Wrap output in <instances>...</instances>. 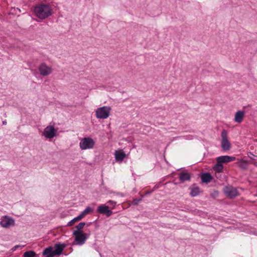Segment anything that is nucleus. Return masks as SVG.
Segmentation results:
<instances>
[{
	"label": "nucleus",
	"instance_id": "5",
	"mask_svg": "<svg viewBox=\"0 0 257 257\" xmlns=\"http://www.w3.org/2000/svg\"><path fill=\"white\" fill-rule=\"evenodd\" d=\"M221 147L224 151H228L231 148V144L228 141L227 133L226 130H223L221 134Z\"/></svg>",
	"mask_w": 257,
	"mask_h": 257
},
{
	"label": "nucleus",
	"instance_id": "10",
	"mask_svg": "<svg viewBox=\"0 0 257 257\" xmlns=\"http://www.w3.org/2000/svg\"><path fill=\"white\" fill-rule=\"evenodd\" d=\"M97 212L100 214H105L107 217L110 216L112 214V211L109 209V207L105 205H99L97 210Z\"/></svg>",
	"mask_w": 257,
	"mask_h": 257
},
{
	"label": "nucleus",
	"instance_id": "25",
	"mask_svg": "<svg viewBox=\"0 0 257 257\" xmlns=\"http://www.w3.org/2000/svg\"><path fill=\"white\" fill-rule=\"evenodd\" d=\"M248 156L252 160H256L255 158H257V156L254 155L253 154H252L250 152H249L248 153Z\"/></svg>",
	"mask_w": 257,
	"mask_h": 257
},
{
	"label": "nucleus",
	"instance_id": "21",
	"mask_svg": "<svg viewBox=\"0 0 257 257\" xmlns=\"http://www.w3.org/2000/svg\"><path fill=\"white\" fill-rule=\"evenodd\" d=\"M24 257H36L37 254L33 250L28 251L24 252Z\"/></svg>",
	"mask_w": 257,
	"mask_h": 257
},
{
	"label": "nucleus",
	"instance_id": "26",
	"mask_svg": "<svg viewBox=\"0 0 257 257\" xmlns=\"http://www.w3.org/2000/svg\"><path fill=\"white\" fill-rule=\"evenodd\" d=\"M107 203L109 204V205H110V206H111L112 208H114L116 205V202L112 200L108 201Z\"/></svg>",
	"mask_w": 257,
	"mask_h": 257
},
{
	"label": "nucleus",
	"instance_id": "3",
	"mask_svg": "<svg viewBox=\"0 0 257 257\" xmlns=\"http://www.w3.org/2000/svg\"><path fill=\"white\" fill-rule=\"evenodd\" d=\"M94 145V141L90 137L84 138L79 143V147L82 150L92 149Z\"/></svg>",
	"mask_w": 257,
	"mask_h": 257
},
{
	"label": "nucleus",
	"instance_id": "27",
	"mask_svg": "<svg viewBox=\"0 0 257 257\" xmlns=\"http://www.w3.org/2000/svg\"><path fill=\"white\" fill-rule=\"evenodd\" d=\"M141 200V199H134L133 200L132 203H133V204H134L135 205H138L140 203Z\"/></svg>",
	"mask_w": 257,
	"mask_h": 257
},
{
	"label": "nucleus",
	"instance_id": "12",
	"mask_svg": "<svg viewBox=\"0 0 257 257\" xmlns=\"http://www.w3.org/2000/svg\"><path fill=\"white\" fill-rule=\"evenodd\" d=\"M66 247V244L64 243H58L55 245L54 247L55 249L54 250L55 255H60L62 254L63 250Z\"/></svg>",
	"mask_w": 257,
	"mask_h": 257
},
{
	"label": "nucleus",
	"instance_id": "8",
	"mask_svg": "<svg viewBox=\"0 0 257 257\" xmlns=\"http://www.w3.org/2000/svg\"><path fill=\"white\" fill-rule=\"evenodd\" d=\"M223 191L226 196L229 198H233L238 195L236 188L231 186H226L223 189Z\"/></svg>",
	"mask_w": 257,
	"mask_h": 257
},
{
	"label": "nucleus",
	"instance_id": "19",
	"mask_svg": "<svg viewBox=\"0 0 257 257\" xmlns=\"http://www.w3.org/2000/svg\"><path fill=\"white\" fill-rule=\"evenodd\" d=\"M213 169L216 173H221L223 171V166L221 164L217 163Z\"/></svg>",
	"mask_w": 257,
	"mask_h": 257
},
{
	"label": "nucleus",
	"instance_id": "23",
	"mask_svg": "<svg viewBox=\"0 0 257 257\" xmlns=\"http://www.w3.org/2000/svg\"><path fill=\"white\" fill-rule=\"evenodd\" d=\"M85 224L86 223L84 222H81L79 223L76 226V230L75 231H77L78 232H82L81 229L83 228Z\"/></svg>",
	"mask_w": 257,
	"mask_h": 257
},
{
	"label": "nucleus",
	"instance_id": "4",
	"mask_svg": "<svg viewBox=\"0 0 257 257\" xmlns=\"http://www.w3.org/2000/svg\"><path fill=\"white\" fill-rule=\"evenodd\" d=\"M73 235L75 236V241L77 244L79 245L84 244L86 239L89 237L90 234L83 233V232H78L77 231L73 232Z\"/></svg>",
	"mask_w": 257,
	"mask_h": 257
},
{
	"label": "nucleus",
	"instance_id": "9",
	"mask_svg": "<svg viewBox=\"0 0 257 257\" xmlns=\"http://www.w3.org/2000/svg\"><path fill=\"white\" fill-rule=\"evenodd\" d=\"M38 70L40 74L43 76H48L52 72V68L47 65L45 63H42L39 65Z\"/></svg>",
	"mask_w": 257,
	"mask_h": 257
},
{
	"label": "nucleus",
	"instance_id": "30",
	"mask_svg": "<svg viewBox=\"0 0 257 257\" xmlns=\"http://www.w3.org/2000/svg\"><path fill=\"white\" fill-rule=\"evenodd\" d=\"M118 194V193H117ZM119 194L121 195V196H123V195L121 193H119Z\"/></svg>",
	"mask_w": 257,
	"mask_h": 257
},
{
	"label": "nucleus",
	"instance_id": "24",
	"mask_svg": "<svg viewBox=\"0 0 257 257\" xmlns=\"http://www.w3.org/2000/svg\"><path fill=\"white\" fill-rule=\"evenodd\" d=\"M92 210V208L90 207H87L86 208L85 210H84L80 214V215L81 216L82 218L84 217L86 214H88L89 212H90Z\"/></svg>",
	"mask_w": 257,
	"mask_h": 257
},
{
	"label": "nucleus",
	"instance_id": "1",
	"mask_svg": "<svg viewBox=\"0 0 257 257\" xmlns=\"http://www.w3.org/2000/svg\"><path fill=\"white\" fill-rule=\"evenodd\" d=\"M34 12L38 18L45 19L52 15L53 10L49 5L41 4L35 8Z\"/></svg>",
	"mask_w": 257,
	"mask_h": 257
},
{
	"label": "nucleus",
	"instance_id": "2",
	"mask_svg": "<svg viewBox=\"0 0 257 257\" xmlns=\"http://www.w3.org/2000/svg\"><path fill=\"white\" fill-rule=\"evenodd\" d=\"M111 108L109 106H104L96 109V117L100 119H106L110 115Z\"/></svg>",
	"mask_w": 257,
	"mask_h": 257
},
{
	"label": "nucleus",
	"instance_id": "6",
	"mask_svg": "<svg viewBox=\"0 0 257 257\" xmlns=\"http://www.w3.org/2000/svg\"><path fill=\"white\" fill-rule=\"evenodd\" d=\"M57 130L53 125H48L45 128L43 135L47 139H52L56 136Z\"/></svg>",
	"mask_w": 257,
	"mask_h": 257
},
{
	"label": "nucleus",
	"instance_id": "15",
	"mask_svg": "<svg viewBox=\"0 0 257 257\" xmlns=\"http://www.w3.org/2000/svg\"><path fill=\"white\" fill-rule=\"evenodd\" d=\"M244 115V112L243 111H237L234 115V121L240 123L243 120Z\"/></svg>",
	"mask_w": 257,
	"mask_h": 257
},
{
	"label": "nucleus",
	"instance_id": "18",
	"mask_svg": "<svg viewBox=\"0 0 257 257\" xmlns=\"http://www.w3.org/2000/svg\"><path fill=\"white\" fill-rule=\"evenodd\" d=\"M115 159L116 161H122L125 156L123 152H116L115 154Z\"/></svg>",
	"mask_w": 257,
	"mask_h": 257
},
{
	"label": "nucleus",
	"instance_id": "22",
	"mask_svg": "<svg viewBox=\"0 0 257 257\" xmlns=\"http://www.w3.org/2000/svg\"><path fill=\"white\" fill-rule=\"evenodd\" d=\"M82 218L81 216L79 215L76 217L74 218L73 219L70 220L69 222L67 223V226H71L73 225V224L77 221L80 220Z\"/></svg>",
	"mask_w": 257,
	"mask_h": 257
},
{
	"label": "nucleus",
	"instance_id": "16",
	"mask_svg": "<svg viewBox=\"0 0 257 257\" xmlns=\"http://www.w3.org/2000/svg\"><path fill=\"white\" fill-rule=\"evenodd\" d=\"M179 179L182 182L187 181H190L191 176L189 173L185 172H181L179 174Z\"/></svg>",
	"mask_w": 257,
	"mask_h": 257
},
{
	"label": "nucleus",
	"instance_id": "20",
	"mask_svg": "<svg viewBox=\"0 0 257 257\" xmlns=\"http://www.w3.org/2000/svg\"><path fill=\"white\" fill-rule=\"evenodd\" d=\"M238 166L242 170H246L248 168V163L245 161H241L238 163Z\"/></svg>",
	"mask_w": 257,
	"mask_h": 257
},
{
	"label": "nucleus",
	"instance_id": "17",
	"mask_svg": "<svg viewBox=\"0 0 257 257\" xmlns=\"http://www.w3.org/2000/svg\"><path fill=\"white\" fill-rule=\"evenodd\" d=\"M201 179L202 182L208 183L212 179V177L209 173H206L201 175Z\"/></svg>",
	"mask_w": 257,
	"mask_h": 257
},
{
	"label": "nucleus",
	"instance_id": "7",
	"mask_svg": "<svg viewBox=\"0 0 257 257\" xmlns=\"http://www.w3.org/2000/svg\"><path fill=\"white\" fill-rule=\"evenodd\" d=\"M0 224L4 228H9L15 225V220L12 217L5 216L1 218Z\"/></svg>",
	"mask_w": 257,
	"mask_h": 257
},
{
	"label": "nucleus",
	"instance_id": "28",
	"mask_svg": "<svg viewBox=\"0 0 257 257\" xmlns=\"http://www.w3.org/2000/svg\"><path fill=\"white\" fill-rule=\"evenodd\" d=\"M24 245H22V246H21L20 245H16L15 246H14L12 249H11V250L12 251H15V250H16V249L17 248H18L19 247H24Z\"/></svg>",
	"mask_w": 257,
	"mask_h": 257
},
{
	"label": "nucleus",
	"instance_id": "29",
	"mask_svg": "<svg viewBox=\"0 0 257 257\" xmlns=\"http://www.w3.org/2000/svg\"><path fill=\"white\" fill-rule=\"evenodd\" d=\"M7 120H5L3 121V124H4V125H6L7 124Z\"/></svg>",
	"mask_w": 257,
	"mask_h": 257
},
{
	"label": "nucleus",
	"instance_id": "11",
	"mask_svg": "<svg viewBox=\"0 0 257 257\" xmlns=\"http://www.w3.org/2000/svg\"><path fill=\"white\" fill-rule=\"evenodd\" d=\"M235 157L228 156H219L216 158L217 163H226L235 160Z\"/></svg>",
	"mask_w": 257,
	"mask_h": 257
},
{
	"label": "nucleus",
	"instance_id": "13",
	"mask_svg": "<svg viewBox=\"0 0 257 257\" xmlns=\"http://www.w3.org/2000/svg\"><path fill=\"white\" fill-rule=\"evenodd\" d=\"M42 254L44 255L45 257H54L55 256L53 247L52 246L45 248L42 252Z\"/></svg>",
	"mask_w": 257,
	"mask_h": 257
},
{
	"label": "nucleus",
	"instance_id": "14",
	"mask_svg": "<svg viewBox=\"0 0 257 257\" xmlns=\"http://www.w3.org/2000/svg\"><path fill=\"white\" fill-rule=\"evenodd\" d=\"M189 189L191 190L190 195L192 197H195L199 195L200 193V189L199 187L196 186V184L192 185L190 188Z\"/></svg>",
	"mask_w": 257,
	"mask_h": 257
}]
</instances>
